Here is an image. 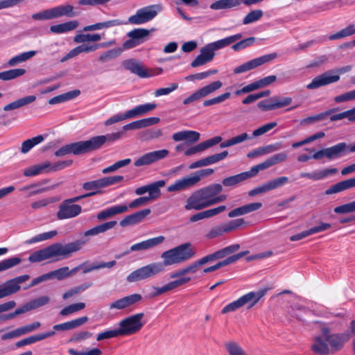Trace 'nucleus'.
I'll return each mask as SVG.
<instances>
[{
    "label": "nucleus",
    "mask_w": 355,
    "mask_h": 355,
    "mask_svg": "<svg viewBox=\"0 0 355 355\" xmlns=\"http://www.w3.org/2000/svg\"><path fill=\"white\" fill-rule=\"evenodd\" d=\"M85 243V241L82 240H76L65 245L55 243L32 253L28 257V261L31 263H37L51 259L60 260L68 258L72 253L79 251Z\"/></svg>",
    "instance_id": "nucleus-1"
},
{
    "label": "nucleus",
    "mask_w": 355,
    "mask_h": 355,
    "mask_svg": "<svg viewBox=\"0 0 355 355\" xmlns=\"http://www.w3.org/2000/svg\"><path fill=\"white\" fill-rule=\"evenodd\" d=\"M339 341V337L333 334L329 327L324 325L320 334L313 338L311 348L318 355L333 354L341 349Z\"/></svg>",
    "instance_id": "nucleus-2"
},
{
    "label": "nucleus",
    "mask_w": 355,
    "mask_h": 355,
    "mask_svg": "<svg viewBox=\"0 0 355 355\" xmlns=\"http://www.w3.org/2000/svg\"><path fill=\"white\" fill-rule=\"evenodd\" d=\"M196 250L191 243H184L175 248L163 252L161 254L162 262H155L160 265V273L164 271L166 266L177 265L193 258Z\"/></svg>",
    "instance_id": "nucleus-3"
},
{
    "label": "nucleus",
    "mask_w": 355,
    "mask_h": 355,
    "mask_svg": "<svg viewBox=\"0 0 355 355\" xmlns=\"http://www.w3.org/2000/svg\"><path fill=\"white\" fill-rule=\"evenodd\" d=\"M144 317V313H138L121 320L118 327L121 336H131L139 331L145 324Z\"/></svg>",
    "instance_id": "nucleus-4"
},
{
    "label": "nucleus",
    "mask_w": 355,
    "mask_h": 355,
    "mask_svg": "<svg viewBox=\"0 0 355 355\" xmlns=\"http://www.w3.org/2000/svg\"><path fill=\"white\" fill-rule=\"evenodd\" d=\"M351 66L342 67L336 72L334 71H328L319 76H315L306 87L307 89H315L322 86H325L331 83L338 82L340 80V73H344L350 71Z\"/></svg>",
    "instance_id": "nucleus-5"
},
{
    "label": "nucleus",
    "mask_w": 355,
    "mask_h": 355,
    "mask_svg": "<svg viewBox=\"0 0 355 355\" xmlns=\"http://www.w3.org/2000/svg\"><path fill=\"white\" fill-rule=\"evenodd\" d=\"M163 10L160 4H153L140 8L128 18V23L135 25L143 24L153 19Z\"/></svg>",
    "instance_id": "nucleus-6"
},
{
    "label": "nucleus",
    "mask_w": 355,
    "mask_h": 355,
    "mask_svg": "<svg viewBox=\"0 0 355 355\" xmlns=\"http://www.w3.org/2000/svg\"><path fill=\"white\" fill-rule=\"evenodd\" d=\"M159 267H160L159 264L155 262L150 263L130 272L127 276L126 280L129 283H132L151 278L160 273Z\"/></svg>",
    "instance_id": "nucleus-7"
},
{
    "label": "nucleus",
    "mask_w": 355,
    "mask_h": 355,
    "mask_svg": "<svg viewBox=\"0 0 355 355\" xmlns=\"http://www.w3.org/2000/svg\"><path fill=\"white\" fill-rule=\"evenodd\" d=\"M347 152V144L345 142L338 143L331 147L325 148L315 153L312 158L321 159L326 157L328 160H334L343 157Z\"/></svg>",
    "instance_id": "nucleus-8"
},
{
    "label": "nucleus",
    "mask_w": 355,
    "mask_h": 355,
    "mask_svg": "<svg viewBox=\"0 0 355 355\" xmlns=\"http://www.w3.org/2000/svg\"><path fill=\"white\" fill-rule=\"evenodd\" d=\"M168 153L169 151L166 149H162L147 153L137 158L135 161L134 165L137 167L150 165L166 157L168 155Z\"/></svg>",
    "instance_id": "nucleus-9"
},
{
    "label": "nucleus",
    "mask_w": 355,
    "mask_h": 355,
    "mask_svg": "<svg viewBox=\"0 0 355 355\" xmlns=\"http://www.w3.org/2000/svg\"><path fill=\"white\" fill-rule=\"evenodd\" d=\"M209 207L200 189L193 192L187 199L184 209L187 211H199Z\"/></svg>",
    "instance_id": "nucleus-10"
},
{
    "label": "nucleus",
    "mask_w": 355,
    "mask_h": 355,
    "mask_svg": "<svg viewBox=\"0 0 355 355\" xmlns=\"http://www.w3.org/2000/svg\"><path fill=\"white\" fill-rule=\"evenodd\" d=\"M81 211L82 207L80 205L70 204L69 202L64 200L59 206L57 218L59 220L74 218L78 216Z\"/></svg>",
    "instance_id": "nucleus-11"
},
{
    "label": "nucleus",
    "mask_w": 355,
    "mask_h": 355,
    "mask_svg": "<svg viewBox=\"0 0 355 355\" xmlns=\"http://www.w3.org/2000/svg\"><path fill=\"white\" fill-rule=\"evenodd\" d=\"M166 182L163 180H158L151 184L138 187L135 190V193L137 196H141L146 193H148L146 196L148 198L156 200L161 196L160 188L164 187Z\"/></svg>",
    "instance_id": "nucleus-12"
},
{
    "label": "nucleus",
    "mask_w": 355,
    "mask_h": 355,
    "mask_svg": "<svg viewBox=\"0 0 355 355\" xmlns=\"http://www.w3.org/2000/svg\"><path fill=\"white\" fill-rule=\"evenodd\" d=\"M142 296L137 293L127 295L110 303L109 305V309L110 310H123L140 302Z\"/></svg>",
    "instance_id": "nucleus-13"
},
{
    "label": "nucleus",
    "mask_w": 355,
    "mask_h": 355,
    "mask_svg": "<svg viewBox=\"0 0 355 355\" xmlns=\"http://www.w3.org/2000/svg\"><path fill=\"white\" fill-rule=\"evenodd\" d=\"M267 289H259L256 291L249 292L239 299L242 307L246 306L248 309L252 308L266 294Z\"/></svg>",
    "instance_id": "nucleus-14"
},
{
    "label": "nucleus",
    "mask_w": 355,
    "mask_h": 355,
    "mask_svg": "<svg viewBox=\"0 0 355 355\" xmlns=\"http://www.w3.org/2000/svg\"><path fill=\"white\" fill-rule=\"evenodd\" d=\"M164 241L165 237L164 236L148 239L131 245L130 251L148 250L162 244Z\"/></svg>",
    "instance_id": "nucleus-15"
},
{
    "label": "nucleus",
    "mask_w": 355,
    "mask_h": 355,
    "mask_svg": "<svg viewBox=\"0 0 355 355\" xmlns=\"http://www.w3.org/2000/svg\"><path fill=\"white\" fill-rule=\"evenodd\" d=\"M209 207L213 206L212 202L216 195L223 191V186L215 183L200 189Z\"/></svg>",
    "instance_id": "nucleus-16"
},
{
    "label": "nucleus",
    "mask_w": 355,
    "mask_h": 355,
    "mask_svg": "<svg viewBox=\"0 0 355 355\" xmlns=\"http://www.w3.org/2000/svg\"><path fill=\"white\" fill-rule=\"evenodd\" d=\"M200 135L198 132L194 130H182L177 132L172 135V139L175 141H185L187 144H192L200 139Z\"/></svg>",
    "instance_id": "nucleus-17"
},
{
    "label": "nucleus",
    "mask_w": 355,
    "mask_h": 355,
    "mask_svg": "<svg viewBox=\"0 0 355 355\" xmlns=\"http://www.w3.org/2000/svg\"><path fill=\"white\" fill-rule=\"evenodd\" d=\"M128 211V207L126 205H116L101 211L96 215V218L99 220H104L117 214L125 213Z\"/></svg>",
    "instance_id": "nucleus-18"
},
{
    "label": "nucleus",
    "mask_w": 355,
    "mask_h": 355,
    "mask_svg": "<svg viewBox=\"0 0 355 355\" xmlns=\"http://www.w3.org/2000/svg\"><path fill=\"white\" fill-rule=\"evenodd\" d=\"M150 213V209H146L125 216L120 221L123 227L133 225L141 222Z\"/></svg>",
    "instance_id": "nucleus-19"
},
{
    "label": "nucleus",
    "mask_w": 355,
    "mask_h": 355,
    "mask_svg": "<svg viewBox=\"0 0 355 355\" xmlns=\"http://www.w3.org/2000/svg\"><path fill=\"white\" fill-rule=\"evenodd\" d=\"M150 213V209H146L125 216L120 221L123 227L133 225L141 222Z\"/></svg>",
    "instance_id": "nucleus-20"
},
{
    "label": "nucleus",
    "mask_w": 355,
    "mask_h": 355,
    "mask_svg": "<svg viewBox=\"0 0 355 355\" xmlns=\"http://www.w3.org/2000/svg\"><path fill=\"white\" fill-rule=\"evenodd\" d=\"M150 213V209H146L125 216L120 221L123 227L133 225L141 222Z\"/></svg>",
    "instance_id": "nucleus-21"
},
{
    "label": "nucleus",
    "mask_w": 355,
    "mask_h": 355,
    "mask_svg": "<svg viewBox=\"0 0 355 355\" xmlns=\"http://www.w3.org/2000/svg\"><path fill=\"white\" fill-rule=\"evenodd\" d=\"M201 267L198 261H196L189 266L174 271L170 274L171 279H182V278H187L189 279V282L191 280L190 277L185 276L187 274H194L196 273L200 268Z\"/></svg>",
    "instance_id": "nucleus-22"
},
{
    "label": "nucleus",
    "mask_w": 355,
    "mask_h": 355,
    "mask_svg": "<svg viewBox=\"0 0 355 355\" xmlns=\"http://www.w3.org/2000/svg\"><path fill=\"white\" fill-rule=\"evenodd\" d=\"M160 121V119L158 117H150L137 120L126 124L122 127L123 131L130 130H137L144 128H146L155 124L158 123Z\"/></svg>",
    "instance_id": "nucleus-23"
},
{
    "label": "nucleus",
    "mask_w": 355,
    "mask_h": 355,
    "mask_svg": "<svg viewBox=\"0 0 355 355\" xmlns=\"http://www.w3.org/2000/svg\"><path fill=\"white\" fill-rule=\"evenodd\" d=\"M160 121V119L158 117H150L137 120L126 124L122 127L123 131L130 130H137L144 128H146L155 124L158 123Z\"/></svg>",
    "instance_id": "nucleus-24"
},
{
    "label": "nucleus",
    "mask_w": 355,
    "mask_h": 355,
    "mask_svg": "<svg viewBox=\"0 0 355 355\" xmlns=\"http://www.w3.org/2000/svg\"><path fill=\"white\" fill-rule=\"evenodd\" d=\"M242 37V35L241 33H238L236 35H231L230 37L219 40L218 41L209 43L206 46L210 50V51L213 53H215L216 51L221 49L225 46H229L230 44L235 42L236 41L240 40Z\"/></svg>",
    "instance_id": "nucleus-25"
},
{
    "label": "nucleus",
    "mask_w": 355,
    "mask_h": 355,
    "mask_svg": "<svg viewBox=\"0 0 355 355\" xmlns=\"http://www.w3.org/2000/svg\"><path fill=\"white\" fill-rule=\"evenodd\" d=\"M188 282L189 279L182 278L171 281L161 287L153 286V288L155 291V293L153 294V296L162 295L164 293L173 291Z\"/></svg>",
    "instance_id": "nucleus-26"
},
{
    "label": "nucleus",
    "mask_w": 355,
    "mask_h": 355,
    "mask_svg": "<svg viewBox=\"0 0 355 355\" xmlns=\"http://www.w3.org/2000/svg\"><path fill=\"white\" fill-rule=\"evenodd\" d=\"M340 338L341 349L343 348L345 343L349 339H352V351L355 354V320L351 321L348 329L344 333L335 334Z\"/></svg>",
    "instance_id": "nucleus-27"
},
{
    "label": "nucleus",
    "mask_w": 355,
    "mask_h": 355,
    "mask_svg": "<svg viewBox=\"0 0 355 355\" xmlns=\"http://www.w3.org/2000/svg\"><path fill=\"white\" fill-rule=\"evenodd\" d=\"M215 53H213L205 46L200 49V54L191 62V66L192 67H198L202 66L213 60Z\"/></svg>",
    "instance_id": "nucleus-28"
},
{
    "label": "nucleus",
    "mask_w": 355,
    "mask_h": 355,
    "mask_svg": "<svg viewBox=\"0 0 355 355\" xmlns=\"http://www.w3.org/2000/svg\"><path fill=\"white\" fill-rule=\"evenodd\" d=\"M78 26L79 23L77 20H71L52 25L50 26L49 30L51 33L54 34H64L75 30Z\"/></svg>",
    "instance_id": "nucleus-29"
},
{
    "label": "nucleus",
    "mask_w": 355,
    "mask_h": 355,
    "mask_svg": "<svg viewBox=\"0 0 355 355\" xmlns=\"http://www.w3.org/2000/svg\"><path fill=\"white\" fill-rule=\"evenodd\" d=\"M87 320H88V318L87 316H84V317H81V318H77V319H75V320H73L71 321H68V322H66L64 323L55 324L53 327V331H54V332H55V331H68V330H71L73 329H76V328L83 325V324H85Z\"/></svg>",
    "instance_id": "nucleus-30"
},
{
    "label": "nucleus",
    "mask_w": 355,
    "mask_h": 355,
    "mask_svg": "<svg viewBox=\"0 0 355 355\" xmlns=\"http://www.w3.org/2000/svg\"><path fill=\"white\" fill-rule=\"evenodd\" d=\"M156 107L157 105L155 103H148L137 105L128 111L130 119H134L146 114L154 110Z\"/></svg>",
    "instance_id": "nucleus-31"
},
{
    "label": "nucleus",
    "mask_w": 355,
    "mask_h": 355,
    "mask_svg": "<svg viewBox=\"0 0 355 355\" xmlns=\"http://www.w3.org/2000/svg\"><path fill=\"white\" fill-rule=\"evenodd\" d=\"M277 56V53H272L270 54L262 55L259 58H256L254 59H252L251 60L246 62L248 71L256 69L266 63H268V62L272 61V60L276 58Z\"/></svg>",
    "instance_id": "nucleus-32"
},
{
    "label": "nucleus",
    "mask_w": 355,
    "mask_h": 355,
    "mask_svg": "<svg viewBox=\"0 0 355 355\" xmlns=\"http://www.w3.org/2000/svg\"><path fill=\"white\" fill-rule=\"evenodd\" d=\"M55 335L54 331H48L46 333L31 336L30 337L22 339L16 343L17 347H21L24 345H31L37 341L46 339L49 337L53 336Z\"/></svg>",
    "instance_id": "nucleus-33"
},
{
    "label": "nucleus",
    "mask_w": 355,
    "mask_h": 355,
    "mask_svg": "<svg viewBox=\"0 0 355 355\" xmlns=\"http://www.w3.org/2000/svg\"><path fill=\"white\" fill-rule=\"evenodd\" d=\"M102 39L99 33H80L73 37V42L76 44H84L86 42H97Z\"/></svg>",
    "instance_id": "nucleus-34"
},
{
    "label": "nucleus",
    "mask_w": 355,
    "mask_h": 355,
    "mask_svg": "<svg viewBox=\"0 0 355 355\" xmlns=\"http://www.w3.org/2000/svg\"><path fill=\"white\" fill-rule=\"evenodd\" d=\"M250 178L248 171L225 178L223 180L222 184L225 187H234L239 183Z\"/></svg>",
    "instance_id": "nucleus-35"
},
{
    "label": "nucleus",
    "mask_w": 355,
    "mask_h": 355,
    "mask_svg": "<svg viewBox=\"0 0 355 355\" xmlns=\"http://www.w3.org/2000/svg\"><path fill=\"white\" fill-rule=\"evenodd\" d=\"M223 86V83L220 80L211 82V83L198 89L202 98L211 95L216 91L220 89Z\"/></svg>",
    "instance_id": "nucleus-36"
},
{
    "label": "nucleus",
    "mask_w": 355,
    "mask_h": 355,
    "mask_svg": "<svg viewBox=\"0 0 355 355\" xmlns=\"http://www.w3.org/2000/svg\"><path fill=\"white\" fill-rule=\"evenodd\" d=\"M150 34V31L145 28H135L128 33L127 35L128 37H132L138 42V44H141L148 39Z\"/></svg>",
    "instance_id": "nucleus-37"
},
{
    "label": "nucleus",
    "mask_w": 355,
    "mask_h": 355,
    "mask_svg": "<svg viewBox=\"0 0 355 355\" xmlns=\"http://www.w3.org/2000/svg\"><path fill=\"white\" fill-rule=\"evenodd\" d=\"M44 140L42 135H37L31 139H28L22 142L20 151L23 154L28 153L34 146L40 144Z\"/></svg>",
    "instance_id": "nucleus-38"
},
{
    "label": "nucleus",
    "mask_w": 355,
    "mask_h": 355,
    "mask_svg": "<svg viewBox=\"0 0 355 355\" xmlns=\"http://www.w3.org/2000/svg\"><path fill=\"white\" fill-rule=\"evenodd\" d=\"M55 18H59L62 16L73 17L75 16L73 7L71 5L66 4L52 8Z\"/></svg>",
    "instance_id": "nucleus-39"
},
{
    "label": "nucleus",
    "mask_w": 355,
    "mask_h": 355,
    "mask_svg": "<svg viewBox=\"0 0 355 355\" xmlns=\"http://www.w3.org/2000/svg\"><path fill=\"white\" fill-rule=\"evenodd\" d=\"M251 137L249 136V135L246 132H243L241 135H236L235 137H233L224 142L221 143L220 144V147L223 148H227L239 144H241L248 139H250Z\"/></svg>",
    "instance_id": "nucleus-40"
},
{
    "label": "nucleus",
    "mask_w": 355,
    "mask_h": 355,
    "mask_svg": "<svg viewBox=\"0 0 355 355\" xmlns=\"http://www.w3.org/2000/svg\"><path fill=\"white\" fill-rule=\"evenodd\" d=\"M58 234L57 230H51L50 232L39 234L30 239L26 240L24 243L26 245H31L33 243L49 240Z\"/></svg>",
    "instance_id": "nucleus-41"
},
{
    "label": "nucleus",
    "mask_w": 355,
    "mask_h": 355,
    "mask_svg": "<svg viewBox=\"0 0 355 355\" xmlns=\"http://www.w3.org/2000/svg\"><path fill=\"white\" fill-rule=\"evenodd\" d=\"M36 53V51H29L18 54L9 60L8 65L10 67L15 66L19 63H21L31 59V58L35 56Z\"/></svg>",
    "instance_id": "nucleus-42"
},
{
    "label": "nucleus",
    "mask_w": 355,
    "mask_h": 355,
    "mask_svg": "<svg viewBox=\"0 0 355 355\" xmlns=\"http://www.w3.org/2000/svg\"><path fill=\"white\" fill-rule=\"evenodd\" d=\"M338 169L336 168L317 170L312 172V180L318 181L328 178L329 175L336 174Z\"/></svg>",
    "instance_id": "nucleus-43"
},
{
    "label": "nucleus",
    "mask_w": 355,
    "mask_h": 355,
    "mask_svg": "<svg viewBox=\"0 0 355 355\" xmlns=\"http://www.w3.org/2000/svg\"><path fill=\"white\" fill-rule=\"evenodd\" d=\"M124 66L127 69L141 78L147 77V73L143 67L138 62L134 60L126 61Z\"/></svg>",
    "instance_id": "nucleus-44"
},
{
    "label": "nucleus",
    "mask_w": 355,
    "mask_h": 355,
    "mask_svg": "<svg viewBox=\"0 0 355 355\" xmlns=\"http://www.w3.org/2000/svg\"><path fill=\"white\" fill-rule=\"evenodd\" d=\"M24 69H12L0 73V79L3 80H10L20 77L25 74Z\"/></svg>",
    "instance_id": "nucleus-45"
},
{
    "label": "nucleus",
    "mask_w": 355,
    "mask_h": 355,
    "mask_svg": "<svg viewBox=\"0 0 355 355\" xmlns=\"http://www.w3.org/2000/svg\"><path fill=\"white\" fill-rule=\"evenodd\" d=\"M355 34V24H349L345 28L329 37L330 40H339Z\"/></svg>",
    "instance_id": "nucleus-46"
},
{
    "label": "nucleus",
    "mask_w": 355,
    "mask_h": 355,
    "mask_svg": "<svg viewBox=\"0 0 355 355\" xmlns=\"http://www.w3.org/2000/svg\"><path fill=\"white\" fill-rule=\"evenodd\" d=\"M240 249L239 244H233L214 252L215 259H223Z\"/></svg>",
    "instance_id": "nucleus-47"
},
{
    "label": "nucleus",
    "mask_w": 355,
    "mask_h": 355,
    "mask_svg": "<svg viewBox=\"0 0 355 355\" xmlns=\"http://www.w3.org/2000/svg\"><path fill=\"white\" fill-rule=\"evenodd\" d=\"M89 152L101 148L105 144V138L103 135L95 136L87 140Z\"/></svg>",
    "instance_id": "nucleus-48"
},
{
    "label": "nucleus",
    "mask_w": 355,
    "mask_h": 355,
    "mask_svg": "<svg viewBox=\"0 0 355 355\" xmlns=\"http://www.w3.org/2000/svg\"><path fill=\"white\" fill-rule=\"evenodd\" d=\"M71 152L73 155H78L89 152L87 141H81L70 144Z\"/></svg>",
    "instance_id": "nucleus-49"
},
{
    "label": "nucleus",
    "mask_w": 355,
    "mask_h": 355,
    "mask_svg": "<svg viewBox=\"0 0 355 355\" xmlns=\"http://www.w3.org/2000/svg\"><path fill=\"white\" fill-rule=\"evenodd\" d=\"M85 308V304L83 302L72 304H70V305L64 307V309H62L60 312V315H61L62 316H67V315H71L75 312L83 310Z\"/></svg>",
    "instance_id": "nucleus-50"
},
{
    "label": "nucleus",
    "mask_w": 355,
    "mask_h": 355,
    "mask_svg": "<svg viewBox=\"0 0 355 355\" xmlns=\"http://www.w3.org/2000/svg\"><path fill=\"white\" fill-rule=\"evenodd\" d=\"M263 13L261 10H252L243 18V24L247 25L256 22L263 17Z\"/></svg>",
    "instance_id": "nucleus-51"
},
{
    "label": "nucleus",
    "mask_w": 355,
    "mask_h": 355,
    "mask_svg": "<svg viewBox=\"0 0 355 355\" xmlns=\"http://www.w3.org/2000/svg\"><path fill=\"white\" fill-rule=\"evenodd\" d=\"M21 262L19 257H12L0 261V272L10 269Z\"/></svg>",
    "instance_id": "nucleus-52"
},
{
    "label": "nucleus",
    "mask_w": 355,
    "mask_h": 355,
    "mask_svg": "<svg viewBox=\"0 0 355 355\" xmlns=\"http://www.w3.org/2000/svg\"><path fill=\"white\" fill-rule=\"evenodd\" d=\"M49 279L56 278L58 280H62L69 277V267L65 266L53 271L48 272Z\"/></svg>",
    "instance_id": "nucleus-53"
},
{
    "label": "nucleus",
    "mask_w": 355,
    "mask_h": 355,
    "mask_svg": "<svg viewBox=\"0 0 355 355\" xmlns=\"http://www.w3.org/2000/svg\"><path fill=\"white\" fill-rule=\"evenodd\" d=\"M272 164L270 158H268L262 163L252 166L250 171H248L249 175L251 178L254 177L260 171L265 170L272 166Z\"/></svg>",
    "instance_id": "nucleus-54"
},
{
    "label": "nucleus",
    "mask_w": 355,
    "mask_h": 355,
    "mask_svg": "<svg viewBox=\"0 0 355 355\" xmlns=\"http://www.w3.org/2000/svg\"><path fill=\"white\" fill-rule=\"evenodd\" d=\"M288 182V178L285 176H282L277 178H275L274 180H272L270 181H268L266 183L268 190L271 191L273 189H275L277 188H279L280 187H282L283 185L286 184Z\"/></svg>",
    "instance_id": "nucleus-55"
},
{
    "label": "nucleus",
    "mask_w": 355,
    "mask_h": 355,
    "mask_svg": "<svg viewBox=\"0 0 355 355\" xmlns=\"http://www.w3.org/2000/svg\"><path fill=\"white\" fill-rule=\"evenodd\" d=\"M32 19L37 21L49 20L55 19L52 8L46 9L32 15Z\"/></svg>",
    "instance_id": "nucleus-56"
},
{
    "label": "nucleus",
    "mask_w": 355,
    "mask_h": 355,
    "mask_svg": "<svg viewBox=\"0 0 355 355\" xmlns=\"http://www.w3.org/2000/svg\"><path fill=\"white\" fill-rule=\"evenodd\" d=\"M130 119V116L128 114V111H126L124 114L117 113V114L112 116L111 117L108 118L107 119H106L104 121V125L105 126H109L114 123H118V122L126 120V119Z\"/></svg>",
    "instance_id": "nucleus-57"
},
{
    "label": "nucleus",
    "mask_w": 355,
    "mask_h": 355,
    "mask_svg": "<svg viewBox=\"0 0 355 355\" xmlns=\"http://www.w3.org/2000/svg\"><path fill=\"white\" fill-rule=\"evenodd\" d=\"M121 336V334L119 332V328H114L112 329L106 330L103 332H101L97 335L96 340L98 341L105 340V339H110L112 338H116Z\"/></svg>",
    "instance_id": "nucleus-58"
},
{
    "label": "nucleus",
    "mask_w": 355,
    "mask_h": 355,
    "mask_svg": "<svg viewBox=\"0 0 355 355\" xmlns=\"http://www.w3.org/2000/svg\"><path fill=\"white\" fill-rule=\"evenodd\" d=\"M83 188L86 191H92V192L97 191V193H98L103 187L100 178L94 181L85 182L83 185Z\"/></svg>",
    "instance_id": "nucleus-59"
},
{
    "label": "nucleus",
    "mask_w": 355,
    "mask_h": 355,
    "mask_svg": "<svg viewBox=\"0 0 355 355\" xmlns=\"http://www.w3.org/2000/svg\"><path fill=\"white\" fill-rule=\"evenodd\" d=\"M245 221L243 218H238L233 220L230 221L227 224L223 225V232L225 233L230 232L234 230H236L243 225L244 224Z\"/></svg>",
    "instance_id": "nucleus-60"
},
{
    "label": "nucleus",
    "mask_w": 355,
    "mask_h": 355,
    "mask_svg": "<svg viewBox=\"0 0 355 355\" xmlns=\"http://www.w3.org/2000/svg\"><path fill=\"white\" fill-rule=\"evenodd\" d=\"M277 125V123L276 122H270V123H266V124L258 128L257 129L254 130L252 132V137H257L263 135L265 133L271 130L275 127H276Z\"/></svg>",
    "instance_id": "nucleus-61"
},
{
    "label": "nucleus",
    "mask_w": 355,
    "mask_h": 355,
    "mask_svg": "<svg viewBox=\"0 0 355 355\" xmlns=\"http://www.w3.org/2000/svg\"><path fill=\"white\" fill-rule=\"evenodd\" d=\"M355 100V89L347 92L334 97V101L336 103Z\"/></svg>",
    "instance_id": "nucleus-62"
},
{
    "label": "nucleus",
    "mask_w": 355,
    "mask_h": 355,
    "mask_svg": "<svg viewBox=\"0 0 355 355\" xmlns=\"http://www.w3.org/2000/svg\"><path fill=\"white\" fill-rule=\"evenodd\" d=\"M255 41V38L253 37H248L246 39H244L236 44H234L232 49L235 51H239L243 49H245L246 47H248L253 44V43Z\"/></svg>",
    "instance_id": "nucleus-63"
},
{
    "label": "nucleus",
    "mask_w": 355,
    "mask_h": 355,
    "mask_svg": "<svg viewBox=\"0 0 355 355\" xmlns=\"http://www.w3.org/2000/svg\"><path fill=\"white\" fill-rule=\"evenodd\" d=\"M68 352L70 355H101L102 352L98 348H93L87 352L76 351L73 349H69Z\"/></svg>",
    "instance_id": "nucleus-64"
}]
</instances>
